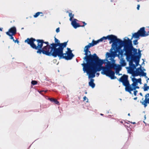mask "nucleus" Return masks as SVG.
<instances>
[{
	"mask_svg": "<svg viewBox=\"0 0 149 149\" xmlns=\"http://www.w3.org/2000/svg\"><path fill=\"white\" fill-rule=\"evenodd\" d=\"M98 43V40L95 41L93 40L91 43H89L84 48V51L85 56L83 58V59L85 60L86 63L84 61V63L81 64V65L83 67V71L84 72L87 73L97 64L101 65L104 63L103 60L100 59L96 54L91 55V52L89 50V48Z\"/></svg>",
	"mask_w": 149,
	"mask_h": 149,
	"instance_id": "f257e3e1",
	"label": "nucleus"
},
{
	"mask_svg": "<svg viewBox=\"0 0 149 149\" xmlns=\"http://www.w3.org/2000/svg\"><path fill=\"white\" fill-rule=\"evenodd\" d=\"M102 64H97L86 73L89 75V78H94L95 77V74L97 71L102 70V74L105 75L110 77L111 79H114L117 78L115 76V73L112 70L113 69L116 70V73L117 74H118L121 69L120 66L117 67L116 64L113 63L110 61H108L105 66H102Z\"/></svg>",
	"mask_w": 149,
	"mask_h": 149,
	"instance_id": "f03ea898",
	"label": "nucleus"
},
{
	"mask_svg": "<svg viewBox=\"0 0 149 149\" xmlns=\"http://www.w3.org/2000/svg\"><path fill=\"white\" fill-rule=\"evenodd\" d=\"M125 38H127V39H124L123 41H122L118 38L116 36H114L113 38H110L112 40L110 41L109 43L111 44L113 42L112 44V47L115 52L119 51L121 48L124 46L123 50L125 51V55H126V54H129L130 53L131 50L130 49L132 47L131 40L127 37H125Z\"/></svg>",
	"mask_w": 149,
	"mask_h": 149,
	"instance_id": "7ed1b4c3",
	"label": "nucleus"
},
{
	"mask_svg": "<svg viewBox=\"0 0 149 149\" xmlns=\"http://www.w3.org/2000/svg\"><path fill=\"white\" fill-rule=\"evenodd\" d=\"M24 42L30 45L31 47L33 49L37 50V53L39 54L42 53L43 54H48V52L45 51L44 47L42 48L44 43V40L42 39H36L31 38H28L25 40Z\"/></svg>",
	"mask_w": 149,
	"mask_h": 149,
	"instance_id": "20e7f679",
	"label": "nucleus"
},
{
	"mask_svg": "<svg viewBox=\"0 0 149 149\" xmlns=\"http://www.w3.org/2000/svg\"><path fill=\"white\" fill-rule=\"evenodd\" d=\"M55 43H51L52 50H53V56L58 53L62 49H64L66 47L68 42H65L63 43H60V41L55 37H54Z\"/></svg>",
	"mask_w": 149,
	"mask_h": 149,
	"instance_id": "39448f33",
	"label": "nucleus"
},
{
	"mask_svg": "<svg viewBox=\"0 0 149 149\" xmlns=\"http://www.w3.org/2000/svg\"><path fill=\"white\" fill-rule=\"evenodd\" d=\"M118 80L120 82H122L123 85L125 86V91L130 93H131L132 91L131 90V89L134 88L137 84L133 83L131 85H130L128 80V76L125 74H123Z\"/></svg>",
	"mask_w": 149,
	"mask_h": 149,
	"instance_id": "423d86ee",
	"label": "nucleus"
},
{
	"mask_svg": "<svg viewBox=\"0 0 149 149\" xmlns=\"http://www.w3.org/2000/svg\"><path fill=\"white\" fill-rule=\"evenodd\" d=\"M67 50L65 53H63V49H62L53 56L54 57L58 56L60 59L63 58L67 60H70L74 56V55L70 48L68 47Z\"/></svg>",
	"mask_w": 149,
	"mask_h": 149,
	"instance_id": "0eeeda50",
	"label": "nucleus"
},
{
	"mask_svg": "<svg viewBox=\"0 0 149 149\" xmlns=\"http://www.w3.org/2000/svg\"><path fill=\"white\" fill-rule=\"evenodd\" d=\"M44 43L47 44V45L44 47V50L49 53L48 54H45V55L48 56H52L53 50H52V45L51 43L49 45V43L48 42H45L44 40Z\"/></svg>",
	"mask_w": 149,
	"mask_h": 149,
	"instance_id": "6e6552de",
	"label": "nucleus"
},
{
	"mask_svg": "<svg viewBox=\"0 0 149 149\" xmlns=\"http://www.w3.org/2000/svg\"><path fill=\"white\" fill-rule=\"evenodd\" d=\"M132 47H131L130 50L131 51V52L130 53V54H126V56L127 57H132V58L133 57H134V56H136L134 55V54H136L137 53V49H136L134 48L132 45Z\"/></svg>",
	"mask_w": 149,
	"mask_h": 149,
	"instance_id": "1a4fd4ad",
	"label": "nucleus"
},
{
	"mask_svg": "<svg viewBox=\"0 0 149 149\" xmlns=\"http://www.w3.org/2000/svg\"><path fill=\"white\" fill-rule=\"evenodd\" d=\"M141 66L140 65V67L136 69V71L132 72L131 74H132L133 76H137L139 75H140L141 74V72L142 71V69L141 68Z\"/></svg>",
	"mask_w": 149,
	"mask_h": 149,
	"instance_id": "9d476101",
	"label": "nucleus"
},
{
	"mask_svg": "<svg viewBox=\"0 0 149 149\" xmlns=\"http://www.w3.org/2000/svg\"><path fill=\"white\" fill-rule=\"evenodd\" d=\"M114 35H108L107 36V37H103L102 38H101L100 39L97 40L99 42H100L102 41L103 40H106L107 39H109V40H110V41H111L112 40L111 38H113L114 36Z\"/></svg>",
	"mask_w": 149,
	"mask_h": 149,
	"instance_id": "9b49d317",
	"label": "nucleus"
},
{
	"mask_svg": "<svg viewBox=\"0 0 149 149\" xmlns=\"http://www.w3.org/2000/svg\"><path fill=\"white\" fill-rule=\"evenodd\" d=\"M6 32H8L9 34L15 35L16 33V29L15 27L13 26L8 31Z\"/></svg>",
	"mask_w": 149,
	"mask_h": 149,
	"instance_id": "f8f14e48",
	"label": "nucleus"
},
{
	"mask_svg": "<svg viewBox=\"0 0 149 149\" xmlns=\"http://www.w3.org/2000/svg\"><path fill=\"white\" fill-rule=\"evenodd\" d=\"M76 21H77V19H74L71 22L72 25L75 29H76L77 27L81 26V25L76 22Z\"/></svg>",
	"mask_w": 149,
	"mask_h": 149,
	"instance_id": "ddd939ff",
	"label": "nucleus"
},
{
	"mask_svg": "<svg viewBox=\"0 0 149 149\" xmlns=\"http://www.w3.org/2000/svg\"><path fill=\"white\" fill-rule=\"evenodd\" d=\"M134 59H133V60H134V61L135 62V65L136 66H137L139 65L140 56L139 57V56H134Z\"/></svg>",
	"mask_w": 149,
	"mask_h": 149,
	"instance_id": "4468645a",
	"label": "nucleus"
},
{
	"mask_svg": "<svg viewBox=\"0 0 149 149\" xmlns=\"http://www.w3.org/2000/svg\"><path fill=\"white\" fill-rule=\"evenodd\" d=\"M87 74H88L87 73ZM88 77L89 78H91V79H90V81L89 82V86H91L92 88H93L95 87V84L93 82L94 79H92L93 78H89V75H88Z\"/></svg>",
	"mask_w": 149,
	"mask_h": 149,
	"instance_id": "2eb2a0df",
	"label": "nucleus"
},
{
	"mask_svg": "<svg viewBox=\"0 0 149 149\" xmlns=\"http://www.w3.org/2000/svg\"><path fill=\"white\" fill-rule=\"evenodd\" d=\"M140 36L137 32L136 33H134L132 34L131 39H132L133 38H136V39H140Z\"/></svg>",
	"mask_w": 149,
	"mask_h": 149,
	"instance_id": "dca6fc26",
	"label": "nucleus"
},
{
	"mask_svg": "<svg viewBox=\"0 0 149 149\" xmlns=\"http://www.w3.org/2000/svg\"><path fill=\"white\" fill-rule=\"evenodd\" d=\"M127 60H130V61H129V64L130 66L131 65H132L133 64V61H134L133 60V59H134V57H133L132 58V57H127Z\"/></svg>",
	"mask_w": 149,
	"mask_h": 149,
	"instance_id": "f3484780",
	"label": "nucleus"
},
{
	"mask_svg": "<svg viewBox=\"0 0 149 149\" xmlns=\"http://www.w3.org/2000/svg\"><path fill=\"white\" fill-rule=\"evenodd\" d=\"M120 63L122 66H125L126 64L125 60L123 58H121L120 60Z\"/></svg>",
	"mask_w": 149,
	"mask_h": 149,
	"instance_id": "a211bd4d",
	"label": "nucleus"
},
{
	"mask_svg": "<svg viewBox=\"0 0 149 149\" xmlns=\"http://www.w3.org/2000/svg\"><path fill=\"white\" fill-rule=\"evenodd\" d=\"M49 100L52 102H54L55 104H59V102L57 101V100L54 98H49Z\"/></svg>",
	"mask_w": 149,
	"mask_h": 149,
	"instance_id": "6ab92c4d",
	"label": "nucleus"
},
{
	"mask_svg": "<svg viewBox=\"0 0 149 149\" xmlns=\"http://www.w3.org/2000/svg\"><path fill=\"white\" fill-rule=\"evenodd\" d=\"M130 67V73H132V72H133L134 69H135L136 66L135 64H133L132 65H131Z\"/></svg>",
	"mask_w": 149,
	"mask_h": 149,
	"instance_id": "aec40b11",
	"label": "nucleus"
},
{
	"mask_svg": "<svg viewBox=\"0 0 149 149\" xmlns=\"http://www.w3.org/2000/svg\"><path fill=\"white\" fill-rule=\"evenodd\" d=\"M40 14H42V15H41L40 16H43V13L41 12H38L36 13L35 15H33V17L35 18H36L39 15H40Z\"/></svg>",
	"mask_w": 149,
	"mask_h": 149,
	"instance_id": "412c9836",
	"label": "nucleus"
},
{
	"mask_svg": "<svg viewBox=\"0 0 149 149\" xmlns=\"http://www.w3.org/2000/svg\"><path fill=\"white\" fill-rule=\"evenodd\" d=\"M143 88V89L144 91H146L149 89V86H147V84H145Z\"/></svg>",
	"mask_w": 149,
	"mask_h": 149,
	"instance_id": "4be33fe9",
	"label": "nucleus"
},
{
	"mask_svg": "<svg viewBox=\"0 0 149 149\" xmlns=\"http://www.w3.org/2000/svg\"><path fill=\"white\" fill-rule=\"evenodd\" d=\"M74 14H73L71 13H69V16L70 17V21H72V19L74 16Z\"/></svg>",
	"mask_w": 149,
	"mask_h": 149,
	"instance_id": "5701e85b",
	"label": "nucleus"
},
{
	"mask_svg": "<svg viewBox=\"0 0 149 149\" xmlns=\"http://www.w3.org/2000/svg\"><path fill=\"white\" fill-rule=\"evenodd\" d=\"M124 50H120L119 51H117L116 52H118V56H119V55H120L121 56H122L123 55V53L124 52Z\"/></svg>",
	"mask_w": 149,
	"mask_h": 149,
	"instance_id": "b1692460",
	"label": "nucleus"
},
{
	"mask_svg": "<svg viewBox=\"0 0 149 149\" xmlns=\"http://www.w3.org/2000/svg\"><path fill=\"white\" fill-rule=\"evenodd\" d=\"M6 34L7 35L10 37V39L13 40V41H14V39L13 37V36L14 35L9 34L8 32H6Z\"/></svg>",
	"mask_w": 149,
	"mask_h": 149,
	"instance_id": "393cba45",
	"label": "nucleus"
},
{
	"mask_svg": "<svg viewBox=\"0 0 149 149\" xmlns=\"http://www.w3.org/2000/svg\"><path fill=\"white\" fill-rule=\"evenodd\" d=\"M146 72H144L142 70L141 72V75L145 77L146 78H147V77L146 76Z\"/></svg>",
	"mask_w": 149,
	"mask_h": 149,
	"instance_id": "a878e982",
	"label": "nucleus"
},
{
	"mask_svg": "<svg viewBox=\"0 0 149 149\" xmlns=\"http://www.w3.org/2000/svg\"><path fill=\"white\" fill-rule=\"evenodd\" d=\"M37 81L35 80H33L31 82V84L33 85L37 84Z\"/></svg>",
	"mask_w": 149,
	"mask_h": 149,
	"instance_id": "bb28decb",
	"label": "nucleus"
},
{
	"mask_svg": "<svg viewBox=\"0 0 149 149\" xmlns=\"http://www.w3.org/2000/svg\"><path fill=\"white\" fill-rule=\"evenodd\" d=\"M139 39H136L133 41V44L135 45H136L138 44V40Z\"/></svg>",
	"mask_w": 149,
	"mask_h": 149,
	"instance_id": "cd10ccee",
	"label": "nucleus"
},
{
	"mask_svg": "<svg viewBox=\"0 0 149 149\" xmlns=\"http://www.w3.org/2000/svg\"><path fill=\"white\" fill-rule=\"evenodd\" d=\"M106 57L108 58L111 57V54L108 52L106 53Z\"/></svg>",
	"mask_w": 149,
	"mask_h": 149,
	"instance_id": "c85d7f7f",
	"label": "nucleus"
},
{
	"mask_svg": "<svg viewBox=\"0 0 149 149\" xmlns=\"http://www.w3.org/2000/svg\"><path fill=\"white\" fill-rule=\"evenodd\" d=\"M132 80L133 82V83H136L137 79L135 78H132Z\"/></svg>",
	"mask_w": 149,
	"mask_h": 149,
	"instance_id": "c756f323",
	"label": "nucleus"
},
{
	"mask_svg": "<svg viewBox=\"0 0 149 149\" xmlns=\"http://www.w3.org/2000/svg\"><path fill=\"white\" fill-rule=\"evenodd\" d=\"M141 78H139V79H137V81L136 82V84H137V83H139L140 84H141Z\"/></svg>",
	"mask_w": 149,
	"mask_h": 149,
	"instance_id": "7c9ffc66",
	"label": "nucleus"
},
{
	"mask_svg": "<svg viewBox=\"0 0 149 149\" xmlns=\"http://www.w3.org/2000/svg\"><path fill=\"white\" fill-rule=\"evenodd\" d=\"M139 88V86H135V87H134V88H133V89H131V91H133L134 90H136V88H138H138Z\"/></svg>",
	"mask_w": 149,
	"mask_h": 149,
	"instance_id": "2f4dec72",
	"label": "nucleus"
},
{
	"mask_svg": "<svg viewBox=\"0 0 149 149\" xmlns=\"http://www.w3.org/2000/svg\"><path fill=\"white\" fill-rule=\"evenodd\" d=\"M86 100H87V101L86 102H88V99H87V98L86 97V96H85L84 97H83V101H85Z\"/></svg>",
	"mask_w": 149,
	"mask_h": 149,
	"instance_id": "473e14b6",
	"label": "nucleus"
},
{
	"mask_svg": "<svg viewBox=\"0 0 149 149\" xmlns=\"http://www.w3.org/2000/svg\"><path fill=\"white\" fill-rule=\"evenodd\" d=\"M138 92L137 91V90H134V95L136 96V94L137 92Z\"/></svg>",
	"mask_w": 149,
	"mask_h": 149,
	"instance_id": "72a5a7b5",
	"label": "nucleus"
},
{
	"mask_svg": "<svg viewBox=\"0 0 149 149\" xmlns=\"http://www.w3.org/2000/svg\"><path fill=\"white\" fill-rule=\"evenodd\" d=\"M56 31L57 33H58L60 31L59 28L58 27L56 29Z\"/></svg>",
	"mask_w": 149,
	"mask_h": 149,
	"instance_id": "f704fd0d",
	"label": "nucleus"
},
{
	"mask_svg": "<svg viewBox=\"0 0 149 149\" xmlns=\"http://www.w3.org/2000/svg\"><path fill=\"white\" fill-rule=\"evenodd\" d=\"M83 23L84 24V25L82 26H81V27H83L86 24L85 23V22H83Z\"/></svg>",
	"mask_w": 149,
	"mask_h": 149,
	"instance_id": "c9c22d12",
	"label": "nucleus"
},
{
	"mask_svg": "<svg viewBox=\"0 0 149 149\" xmlns=\"http://www.w3.org/2000/svg\"><path fill=\"white\" fill-rule=\"evenodd\" d=\"M13 41H14L15 43L17 42V43L19 42V41L17 40H14Z\"/></svg>",
	"mask_w": 149,
	"mask_h": 149,
	"instance_id": "e433bc0d",
	"label": "nucleus"
},
{
	"mask_svg": "<svg viewBox=\"0 0 149 149\" xmlns=\"http://www.w3.org/2000/svg\"><path fill=\"white\" fill-rule=\"evenodd\" d=\"M139 55L138 56H139V57L141 56V51H140L139 50Z\"/></svg>",
	"mask_w": 149,
	"mask_h": 149,
	"instance_id": "4c0bfd02",
	"label": "nucleus"
},
{
	"mask_svg": "<svg viewBox=\"0 0 149 149\" xmlns=\"http://www.w3.org/2000/svg\"><path fill=\"white\" fill-rule=\"evenodd\" d=\"M140 6L138 4V5H137V8L138 10H139V8Z\"/></svg>",
	"mask_w": 149,
	"mask_h": 149,
	"instance_id": "58836bf2",
	"label": "nucleus"
},
{
	"mask_svg": "<svg viewBox=\"0 0 149 149\" xmlns=\"http://www.w3.org/2000/svg\"><path fill=\"white\" fill-rule=\"evenodd\" d=\"M96 75L98 76L99 75V73H97Z\"/></svg>",
	"mask_w": 149,
	"mask_h": 149,
	"instance_id": "ea45409f",
	"label": "nucleus"
},
{
	"mask_svg": "<svg viewBox=\"0 0 149 149\" xmlns=\"http://www.w3.org/2000/svg\"><path fill=\"white\" fill-rule=\"evenodd\" d=\"M147 80H149V78H148V79H147V83H148V81Z\"/></svg>",
	"mask_w": 149,
	"mask_h": 149,
	"instance_id": "a19ab883",
	"label": "nucleus"
},
{
	"mask_svg": "<svg viewBox=\"0 0 149 149\" xmlns=\"http://www.w3.org/2000/svg\"><path fill=\"white\" fill-rule=\"evenodd\" d=\"M0 31H2V29H1V28H0Z\"/></svg>",
	"mask_w": 149,
	"mask_h": 149,
	"instance_id": "79ce46f5",
	"label": "nucleus"
},
{
	"mask_svg": "<svg viewBox=\"0 0 149 149\" xmlns=\"http://www.w3.org/2000/svg\"><path fill=\"white\" fill-rule=\"evenodd\" d=\"M128 116H130V113H129L128 114Z\"/></svg>",
	"mask_w": 149,
	"mask_h": 149,
	"instance_id": "37998d69",
	"label": "nucleus"
},
{
	"mask_svg": "<svg viewBox=\"0 0 149 149\" xmlns=\"http://www.w3.org/2000/svg\"><path fill=\"white\" fill-rule=\"evenodd\" d=\"M100 115L101 116H103L104 115L103 114L101 113Z\"/></svg>",
	"mask_w": 149,
	"mask_h": 149,
	"instance_id": "c03bdc74",
	"label": "nucleus"
},
{
	"mask_svg": "<svg viewBox=\"0 0 149 149\" xmlns=\"http://www.w3.org/2000/svg\"><path fill=\"white\" fill-rule=\"evenodd\" d=\"M136 99H137V97H136V98H134V99L135 100H136Z\"/></svg>",
	"mask_w": 149,
	"mask_h": 149,
	"instance_id": "a18cd8bd",
	"label": "nucleus"
},
{
	"mask_svg": "<svg viewBox=\"0 0 149 149\" xmlns=\"http://www.w3.org/2000/svg\"><path fill=\"white\" fill-rule=\"evenodd\" d=\"M133 124H135V122H133L132 123Z\"/></svg>",
	"mask_w": 149,
	"mask_h": 149,
	"instance_id": "49530a36",
	"label": "nucleus"
},
{
	"mask_svg": "<svg viewBox=\"0 0 149 149\" xmlns=\"http://www.w3.org/2000/svg\"><path fill=\"white\" fill-rule=\"evenodd\" d=\"M140 95H142V94L141 93H140Z\"/></svg>",
	"mask_w": 149,
	"mask_h": 149,
	"instance_id": "de8ad7c7",
	"label": "nucleus"
},
{
	"mask_svg": "<svg viewBox=\"0 0 149 149\" xmlns=\"http://www.w3.org/2000/svg\"><path fill=\"white\" fill-rule=\"evenodd\" d=\"M85 93L86 94L87 93V92H86Z\"/></svg>",
	"mask_w": 149,
	"mask_h": 149,
	"instance_id": "09e8293b",
	"label": "nucleus"
},
{
	"mask_svg": "<svg viewBox=\"0 0 149 149\" xmlns=\"http://www.w3.org/2000/svg\"><path fill=\"white\" fill-rule=\"evenodd\" d=\"M143 70H144V71H145V70H145V69H143Z\"/></svg>",
	"mask_w": 149,
	"mask_h": 149,
	"instance_id": "8fccbe9b",
	"label": "nucleus"
},
{
	"mask_svg": "<svg viewBox=\"0 0 149 149\" xmlns=\"http://www.w3.org/2000/svg\"><path fill=\"white\" fill-rule=\"evenodd\" d=\"M121 74H119V75H121Z\"/></svg>",
	"mask_w": 149,
	"mask_h": 149,
	"instance_id": "3c124183",
	"label": "nucleus"
},
{
	"mask_svg": "<svg viewBox=\"0 0 149 149\" xmlns=\"http://www.w3.org/2000/svg\"><path fill=\"white\" fill-rule=\"evenodd\" d=\"M41 91V92H42V91Z\"/></svg>",
	"mask_w": 149,
	"mask_h": 149,
	"instance_id": "603ef678",
	"label": "nucleus"
},
{
	"mask_svg": "<svg viewBox=\"0 0 149 149\" xmlns=\"http://www.w3.org/2000/svg\"><path fill=\"white\" fill-rule=\"evenodd\" d=\"M47 91H45V92H46Z\"/></svg>",
	"mask_w": 149,
	"mask_h": 149,
	"instance_id": "864d4df0",
	"label": "nucleus"
},
{
	"mask_svg": "<svg viewBox=\"0 0 149 149\" xmlns=\"http://www.w3.org/2000/svg\"><path fill=\"white\" fill-rule=\"evenodd\" d=\"M24 28H22V29H23Z\"/></svg>",
	"mask_w": 149,
	"mask_h": 149,
	"instance_id": "5fc2aeb1",
	"label": "nucleus"
}]
</instances>
